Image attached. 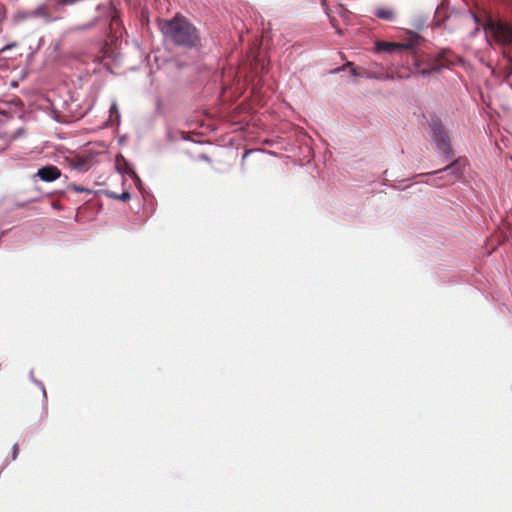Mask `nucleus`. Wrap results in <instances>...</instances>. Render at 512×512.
Masks as SVG:
<instances>
[{
	"mask_svg": "<svg viewBox=\"0 0 512 512\" xmlns=\"http://www.w3.org/2000/svg\"><path fill=\"white\" fill-rule=\"evenodd\" d=\"M433 138L438 146V148L446 155L450 156L452 154V149L450 146V138L440 121H433L431 124Z\"/></svg>",
	"mask_w": 512,
	"mask_h": 512,
	"instance_id": "obj_3",
	"label": "nucleus"
},
{
	"mask_svg": "<svg viewBox=\"0 0 512 512\" xmlns=\"http://www.w3.org/2000/svg\"><path fill=\"white\" fill-rule=\"evenodd\" d=\"M119 119H120V113H119V110H118V106L115 102L112 103L111 107H110V118H109V121L112 122V123H118L119 122Z\"/></svg>",
	"mask_w": 512,
	"mask_h": 512,
	"instance_id": "obj_11",
	"label": "nucleus"
},
{
	"mask_svg": "<svg viewBox=\"0 0 512 512\" xmlns=\"http://www.w3.org/2000/svg\"><path fill=\"white\" fill-rule=\"evenodd\" d=\"M6 9L4 6H0V22L5 18Z\"/></svg>",
	"mask_w": 512,
	"mask_h": 512,
	"instance_id": "obj_16",
	"label": "nucleus"
},
{
	"mask_svg": "<svg viewBox=\"0 0 512 512\" xmlns=\"http://www.w3.org/2000/svg\"><path fill=\"white\" fill-rule=\"evenodd\" d=\"M91 27H92V24H86V25H84V26H79V27H77L76 29H89V28H91Z\"/></svg>",
	"mask_w": 512,
	"mask_h": 512,
	"instance_id": "obj_19",
	"label": "nucleus"
},
{
	"mask_svg": "<svg viewBox=\"0 0 512 512\" xmlns=\"http://www.w3.org/2000/svg\"><path fill=\"white\" fill-rule=\"evenodd\" d=\"M467 165V159L466 158H458L455 161H453L451 164L447 165L445 168L440 169L436 171L438 172H448L449 175L452 176L451 182H454L456 179L460 178L462 175L463 169Z\"/></svg>",
	"mask_w": 512,
	"mask_h": 512,
	"instance_id": "obj_4",
	"label": "nucleus"
},
{
	"mask_svg": "<svg viewBox=\"0 0 512 512\" xmlns=\"http://www.w3.org/2000/svg\"><path fill=\"white\" fill-rule=\"evenodd\" d=\"M451 63V61H448L445 58L444 54L439 55L437 59L433 61V63L430 65L429 69L422 70V74H430V73H438L443 68L448 67V65Z\"/></svg>",
	"mask_w": 512,
	"mask_h": 512,
	"instance_id": "obj_6",
	"label": "nucleus"
},
{
	"mask_svg": "<svg viewBox=\"0 0 512 512\" xmlns=\"http://www.w3.org/2000/svg\"><path fill=\"white\" fill-rule=\"evenodd\" d=\"M166 38L178 46L196 47L200 43L197 29L183 16H175L160 25Z\"/></svg>",
	"mask_w": 512,
	"mask_h": 512,
	"instance_id": "obj_1",
	"label": "nucleus"
},
{
	"mask_svg": "<svg viewBox=\"0 0 512 512\" xmlns=\"http://www.w3.org/2000/svg\"><path fill=\"white\" fill-rule=\"evenodd\" d=\"M101 54L102 55L98 57L101 62L105 59H114L116 57L113 46L107 43L102 47Z\"/></svg>",
	"mask_w": 512,
	"mask_h": 512,
	"instance_id": "obj_8",
	"label": "nucleus"
},
{
	"mask_svg": "<svg viewBox=\"0 0 512 512\" xmlns=\"http://www.w3.org/2000/svg\"><path fill=\"white\" fill-rule=\"evenodd\" d=\"M503 56L507 60V69L512 74V54L510 50H503Z\"/></svg>",
	"mask_w": 512,
	"mask_h": 512,
	"instance_id": "obj_12",
	"label": "nucleus"
},
{
	"mask_svg": "<svg viewBox=\"0 0 512 512\" xmlns=\"http://www.w3.org/2000/svg\"><path fill=\"white\" fill-rule=\"evenodd\" d=\"M346 66L351 67V73H352L354 76H357V75H358V73H357V69H356L355 67H353V63H352V62H348V63L346 64Z\"/></svg>",
	"mask_w": 512,
	"mask_h": 512,
	"instance_id": "obj_17",
	"label": "nucleus"
},
{
	"mask_svg": "<svg viewBox=\"0 0 512 512\" xmlns=\"http://www.w3.org/2000/svg\"><path fill=\"white\" fill-rule=\"evenodd\" d=\"M73 166L81 171H86L90 167V159L88 158H76L73 162Z\"/></svg>",
	"mask_w": 512,
	"mask_h": 512,
	"instance_id": "obj_10",
	"label": "nucleus"
},
{
	"mask_svg": "<svg viewBox=\"0 0 512 512\" xmlns=\"http://www.w3.org/2000/svg\"><path fill=\"white\" fill-rule=\"evenodd\" d=\"M487 30L490 32L493 40L500 45L503 50L512 49V26L502 21H490L487 24Z\"/></svg>",
	"mask_w": 512,
	"mask_h": 512,
	"instance_id": "obj_2",
	"label": "nucleus"
},
{
	"mask_svg": "<svg viewBox=\"0 0 512 512\" xmlns=\"http://www.w3.org/2000/svg\"><path fill=\"white\" fill-rule=\"evenodd\" d=\"M36 176L44 182H53L61 177V170L54 165H46L38 169Z\"/></svg>",
	"mask_w": 512,
	"mask_h": 512,
	"instance_id": "obj_5",
	"label": "nucleus"
},
{
	"mask_svg": "<svg viewBox=\"0 0 512 512\" xmlns=\"http://www.w3.org/2000/svg\"><path fill=\"white\" fill-rule=\"evenodd\" d=\"M16 43L8 44L0 50V57L3 59L11 58L10 56H6L12 48L16 47Z\"/></svg>",
	"mask_w": 512,
	"mask_h": 512,
	"instance_id": "obj_13",
	"label": "nucleus"
},
{
	"mask_svg": "<svg viewBox=\"0 0 512 512\" xmlns=\"http://www.w3.org/2000/svg\"><path fill=\"white\" fill-rule=\"evenodd\" d=\"M109 196H110V197H112V198H115V199H119V200H121V201H127V200H129V199H130V197H131V196H130V193H129V192H127V191H125V192L121 193L120 195L115 194V193H110V194H109Z\"/></svg>",
	"mask_w": 512,
	"mask_h": 512,
	"instance_id": "obj_14",
	"label": "nucleus"
},
{
	"mask_svg": "<svg viewBox=\"0 0 512 512\" xmlns=\"http://www.w3.org/2000/svg\"><path fill=\"white\" fill-rule=\"evenodd\" d=\"M201 157H202L203 159H205V160H208V157H207V156H205V155H202Z\"/></svg>",
	"mask_w": 512,
	"mask_h": 512,
	"instance_id": "obj_20",
	"label": "nucleus"
},
{
	"mask_svg": "<svg viewBox=\"0 0 512 512\" xmlns=\"http://www.w3.org/2000/svg\"><path fill=\"white\" fill-rule=\"evenodd\" d=\"M17 454H18V446H17V444H15V445L13 446V459H14V460L16 459Z\"/></svg>",
	"mask_w": 512,
	"mask_h": 512,
	"instance_id": "obj_18",
	"label": "nucleus"
},
{
	"mask_svg": "<svg viewBox=\"0 0 512 512\" xmlns=\"http://www.w3.org/2000/svg\"><path fill=\"white\" fill-rule=\"evenodd\" d=\"M412 44H399L389 42H378L377 49L380 51L392 52L395 50L411 49Z\"/></svg>",
	"mask_w": 512,
	"mask_h": 512,
	"instance_id": "obj_7",
	"label": "nucleus"
},
{
	"mask_svg": "<svg viewBox=\"0 0 512 512\" xmlns=\"http://www.w3.org/2000/svg\"><path fill=\"white\" fill-rule=\"evenodd\" d=\"M68 188H69V189H71V190H73V191H75V192H79V193H80V192H90V190H89V189H86V188H84V187H82V186H80V185H76V184H70V185L68 186Z\"/></svg>",
	"mask_w": 512,
	"mask_h": 512,
	"instance_id": "obj_15",
	"label": "nucleus"
},
{
	"mask_svg": "<svg viewBox=\"0 0 512 512\" xmlns=\"http://www.w3.org/2000/svg\"><path fill=\"white\" fill-rule=\"evenodd\" d=\"M375 15L378 18L383 19V20H387V21H391L395 17L394 11L392 9H389V8H378L375 11Z\"/></svg>",
	"mask_w": 512,
	"mask_h": 512,
	"instance_id": "obj_9",
	"label": "nucleus"
}]
</instances>
